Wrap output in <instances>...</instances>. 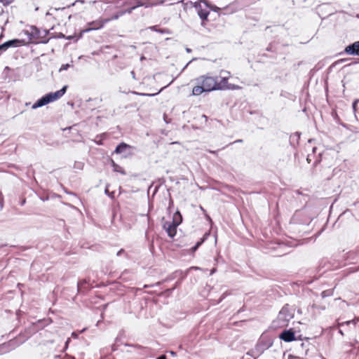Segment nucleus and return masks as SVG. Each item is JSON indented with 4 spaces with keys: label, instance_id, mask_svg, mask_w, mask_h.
<instances>
[{
    "label": "nucleus",
    "instance_id": "nucleus-1",
    "mask_svg": "<svg viewBox=\"0 0 359 359\" xmlns=\"http://www.w3.org/2000/svg\"><path fill=\"white\" fill-rule=\"evenodd\" d=\"M227 81L226 77L221 78L220 81H218L217 76H201L196 79L197 85L193 88L192 94L199 95L204 92L224 90L226 88Z\"/></svg>",
    "mask_w": 359,
    "mask_h": 359
},
{
    "label": "nucleus",
    "instance_id": "nucleus-2",
    "mask_svg": "<svg viewBox=\"0 0 359 359\" xmlns=\"http://www.w3.org/2000/svg\"><path fill=\"white\" fill-rule=\"evenodd\" d=\"M37 331L38 327L36 324L33 323L29 325L25 329L24 332H21L18 337L8 341L7 343H4L0 345V354L7 353L19 346L20 344L25 342Z\"/></svg>",
    "mask_w": 359,
    "mask_h": 359
},
{
    "label": "nucleus",
    "instance_id": "nucleus-3",
    "mask_svg": "<svg viewBox=\"0 0 359 359\" xmlns=\"http://www.w3.org/2000/svg\"><path fill=\"white\" fill-rule=\"evenodd\" d=\"M294 309L289 304H285L278 315L274 320H273L271 327L274 329L287 327L290 320L294 318Z\"/></svg>",
    "mask_w": 359,
    "mask_h": 359
},
{
    "label": "nucleus",
    "instance_id": "nucleus-4",
    "mask_svg": "<svg viewBox=\"0 0 359 359\" xmlns=\"http://www.w3.org/2000/svg\"><path fill=\"white\" fill-rule=\"evenodd\" d=\"M67 86H64L60 90L46 94L39 99L32 107V109L42 107L52 102H54L62 97L66 93Z\"/></svg>",
    "mask_w": 359,
    "mask_h": 359
},
{
    "label": "nucleus",
    "instance_id": "nucleus-5",
    "mask_svg": "<svg viewBox=\"0 0 359 359\" xmlns=\"http://www.w3.org/2000/svg\"><path fill=\"white\" fill-rule=\"evenodd\" d=\"M273 344V341L271 337L262 334L255 348L248 351L247 354L253 356L254 359H257V358L261 355L264 351L271 347Z\"/></svg>",
    "mask_w": 359,
    "mask_h": 359
},
{
    "label": "nucleus",
    "instance_id": "nucleus-6",
    "mask_svg": "<svg viewBox=\"0 0 359 359\" xmlns=\"http://www.w3.org/2000/svg\"><path fill=\"white\" fill-rule=\"evenodd\" d=\"M327 153L321 150L317 147L312 148L311 153L309 154L306 157V161L309 163H313V167H316L324 158H325Z\"/></svg>",
    "mask_w": 359,
    "mask_h": 359
},
{
    "label": "nucleus",
    "instance_id": "nucleus-7",
    "mask_svg": "<svg viewBox=\"0 0 359 359\" xmlns=\"http://www.w3.org/2000/svg\"><path fill=\"white\" fill-rule=\"evenodd\" d=\"M24 33L27 36L29 43H36L35 40H41V32L35 26H30L29 29L24 30Z\"/></svg>",
    "mask_w": 359,
    "mask_h": 359
},
{
    "label": "nucleus",
    "instance_id": "nucleus-8",
    "mask_svg": "<svg viewBox=\"0 0 359 359\" xmlns=\"http://www.w3.org/2000/svg\"><path fill=\"white\" fill-rule=\"evenodd\" d=\"M109 22V20L104 19H98L92 22H88L87 25L88 26V28L81 31L82 33L89 32L93 30H97L102 28L104 25Z\"/></svg>",
    "mask_w": 359,
    "mask_h": 359
},
{
    "label": "nucleus",
    "instance_id": "nucleus-9",
    "mask_svg": "<svg viewBox=\"0 0 359 359\" xmlns=\"http://www.w3.org/2000/svg\"><path fill=\"white\" fill-rule=\"evenodd\" d=\"M25 44L26 42L25 39H14L9 40L0 45V52L6 51L8 48L11 47H19Z\"/></svg>",
    "mask_w": 359,
    "mask_h": 359
},
{
    "label": "nucleus",
    "instance_id": "nucleus-10",
    "mask_svg": "<svg viewBox=\"0 0 359 359\" xmlns=\"http://www.w3.org/2000/svg\"><path fill=\"white\" fill-rule=\"evenodd\" d=\"M123 6H130L129 8L125 10L126 14H130L133 10L138 7L145 6L147 8L149 6L147 4L142 3L141 0L127 1L123 2Z\"/></svg>",
    "mask_w": 359,
    "mask_h": 359
},
{
    "label": "nucleus",
    "instance_id": "nucleus-11",
    "mask_svg": "<svg viewBox=\"0 0 359 359\" xmlns=\"http://www.w3.org/2000/svg\"><path fill=\"white\" fill-rule=\"evenodd\" d=\"M177 225L168 221H165L163 224V229L166 231L168 236L173 238L177 233Z\"/></svg>",
    "mask_w": 359,
    "mask_h": 359
},
{
    "label": "nucleus",
    "instance_id": "nucleus-12",
    "mask_svg": "<svg viewBox=\"0 0 359 359\" xmlns=\"http://www.w3.org/2000/svg\"><path fill=\"white\" fill-rule=\"evenodd\" d=\"M279 338L285 342H291L297 339L295 332L292 329L283 330L280 334Z\"/></svg>",
    "mask_w": 359,
    "mask_h": 359
},
{
    "label": "nucleus",
    "instance_id": "nucleus-13",
    "mask_svg": "<svg viewBox=\"0 0 359 359\" xmlns=\"http://www.w3.org/2000/svg\"><path fill=\"white\" fill-rule=\"evenodd\" d=\"M194 6L196 9L197 13L202 21L204 22L207 20L210 11L206 8H203L201 3L195 2ZM201 25H203V22H202Z\"/></svg>",
    "mask_w": 359,
    "mask_h": 359
},
{
    "label": "nucleus",
    "instance_id": "nucleus-14",
    "mask_svg": "<svg viewBox=\"0 0 359 359\" xmlns=\"http://www.w3.org/2000/svg\"><path fill=\"white\" fill-rule=\"evenodd\" d=\"M345 53L350 55H358L359 56V41H355L346 46L344 49Z\"/></svg>",
    "mask_w": 359,
    "mask_h": 359
},
{
    "label": "nucleus",
    "instance_id": "nucleus-15",
    "mask_svg": "<svg viewBox=\"0 0 359 359\" xmlns=\"http://www.w3.org/2000/svg\"><path fill=\"white\" fill-rule=\"evenodd\" d=\"M346 260L351 264H357L359 263V255L355 250L348 251L345 256Z\"/></svg>",
    "mask_w": 359,
    "mask_h": 359
},
{
    "label": "nucleus",
    "instance_id": "nucleus-16",
    "mask_svg": "<svg viewBox=\"0 0 359 359\" xmlns=\"http://www.w3.org/2000/svg\"><path fill=\"white\" fill-rule=\"evenodd\" d=\"M131 148V147L126 143L121 142L118 144L115 150L114 153L116 154H125V157L128 156L127 151L129 150Z\"/></svg>",
    "mask_w": 359,
    "mask_h": 359
},
{
    "label": "nucleus",
    "instance_id": "nucleus-17",
    "mask_svg": "<svg viewBox=\"0 0 359 359\" xmlns=\"http://www.w3.org/2000/svg\"><path fill=\"white\" fill-rule=\"evenodd\" d=\"M209 235H210V233H208V232L205 233V234L203 236V237L201 238V240L198 241L195 244V245H194L191 248V252H195L198 249V248L208 239Z\"/></svg>",
    "mask_w": 359,
    "mask_h": 359
},
{
    "label": "nucleus",
    "instance_id": "nucleus-18",
    "mask_svg": "<svg viewBox=\"0 0 359 359\" xmlns=\"http://www.w3.org/2000/svg\"><path fill=\"white\" fill-rule=\"evenodd\" d=\"M301 133L296 132L290 137V144L295 147L297 145L299 144V140L300 139Z\"/></svg>",
    "mask_w": 359,
    "mask_h": 359
},
{
    "label": "nucleus",
    "instance_id": "nucleus-19",
    "mask_svg": "<svg viewBox=\"0 0 359 359\" xmlns=\"http://www.w3.org/2000/svg\"><path fill=\"white\" fill-rule=\"evenodd\" d=\"M175 224L179 226L182 222V216L179 210H177L172 216V222Z\"/></svg>",
    "mask_w": 359,
    "mask_h": 359
},
{
    "label": "nucleus",
    "instance_id": "nucleus-20",
    "mask_svg": "<svg viewBox=\"0 0 359 359\" xmlns=\"http://www.w3.org/2000/svg\"><path fill=\"white\" fill-rule=\"evenodd\" d=\"M355 118L359 122V99L355 100L352 104Z\"/></svg>",
    "mask_w": 359,
    "mask_h": 359
},
{
    "label": "nucleus",
    "instance_id": "nucleus-21",
    "mask_svg": "<svg viewBox=\"0 0 359 359\" xmlns=\"http://www.w3.org/2000/svg\"><path fill=\"white\" fill-rule=\"evenodd\" d=\"M149 29L151 31L162 34H170L171 32L168 29H158L156 25L151 26Z\"/></svg>",
    "mask_w": 359,
    "mask_h": 359
},
{
    "label": "nucleus",
    "instance_id": "nucleus-22",
    "mask_svg": "<svg viewBox=\"0 0 359 359\" xmlns=\"http://www.w3.org/2000/svg\"><path fill=\"white\" fill-rule=\"evenodd\" d=\"M111 166L113 167V170L114 172H120L123 175H126V172L124 170V169L118 164H116L113 160H111Z\"/></svg>",
    "mask_w": 359,
    "mask_h": 359
},
{
    "label": "nucleus",
    "instance_id": "nucleus-23",
    "mask_svg": "<svg viewBox=\"0 0 359 359\" xmlns=\"http://www.w3.org/2000/svg\"><path fill=\"white\" fill-rule=\"evenodd\" d=\"M88 284V281L86 279L82 280L77 283L78 292H83V290L86 289V285Z\"/></svg>",
    "mask_w": 359,
    "mask_h": 359
},
{
    "label": "nucleus",
    "instance_id": "nucleus-24",
    "mask_svg": "<svg viewBox=\"0 0 359 359\" xmlns=\"http://www.w3.org/2000/svg\"><path fill=\"white\" fill-rule=\"evenodd\" d=\"M125 14H126L125 12V10L119 11L116 12L114 15H113L111 18H105V19L109 20V22H110L111 20H118L121 16H123Z\"/></svg>",
    "mask_w": 359,
    "mask_h": 359
},
{
    "label": "nucleus",
    "instance_id": "nucleus-25",
    "mask_svg": "<svg viewBox=\"0 0 359 359\" xmlns=\"http://www.w3.org/2000/svg\"><path fill=\"white\" fill-rule=\"evenodd\" d=\"M43 36H42V38H41V40L39 41H36V43H47L48 41H49V39H47L46 38V36L49 34V31L48 30H46V29H44L43 31Z\"/></svg>",
    "mask_w": 359,
    "mask_h": 359
},
{
    "label": "nucleus",
    "instance_id": "nucleus-26",
    "mask_svg": "<svg viewBox=\"0 0 359 359\" xmlns=\"http://www.w3.org/2000/svg\"><path fill=\"white\" fill-rule=\"evenodd\" d=\"M223 8L222 7H219L217 6H215V5H212L211 4L210 7V9L214 12H216V13H219V11Z\"/></svg>",
    "mask_w": 359,
    "mask_h": 359
},
{
    "label": "nucleus",
    "instance_id": "nucleus-27",
    "mask_svg": "<svg viewBox=\"0 0 359 359\" xmlns=\"http://www.w3.org/2000/svg\"><path fill=\"white\" fill-rule=\"evenodd\" d=\"M228 1L229 0H219V1L218 3L222 6L223 8H225L228 4H231V3H229Z\"/></svg>",
    "mask_w": 359,
    "mask_h": 359
},
{
    "label": "nucleus",
    "instance_id": "nucleus-28",
    "mask_svg": "<svg viewBox=\"0 0 359 359\" xmlns=\"http://www.w3.org/2000/svg\"><path fill=\"white\" fill-rule=\"evenodd\" d=\"M126 346H128V347H133L134 348H136L137 350H140L141 349L142 347V346L140 345H138V344H124Z\"/></svg>",
    "mask_w": 359,
    "mask_h": 359
},
{
    "label": "nucleus",
    "instance_id": "nucleus-29",
    "mask_svg": "<svg viewBox=\"0 0 359 359\" xmlns=\"http://www.w3.org/2000/svg\"><path fill=\"white\" fill-rule=\"evenodd\" d=\"M13 0H0V3H2L4 6H7L11 4Z\"/></svg>",
    "mask_w": 359,
    "mask_h": 359
},
{
    "label": "nucleus",
    "instance_id": "nucleus-30",
    "mask_svg": "<svg viewBox=\"0 0 359 359\" xmlns=\"http://www.w3.org/2000/svg\"><path fill=\"white\" fill-rule=\"evenodd\" d=\"M328 6H329L328 4H322V5L318 6V12H322L323 10H325Z\"/></svg>",
    "mask_w": 359,
    "mask_h": 359
},
{
    "label": "nucleus",
    "instance_id": "nucleus-31",
    "mask_svg": "<svg viewBox=\"0 0 359 359\" xmlns=\"http://www.w3.org/2000/svg\"><path fill=\"white\" fill-rule=\"evenodd\" d=\"M133 93L135 94H137V95H141V96H149V97H151V96H154L155 94H149V93H136V92H133ZM157 93H156V95Z\"/></svg>",
    "mask_w": 359,
    "mask_h": 359
},
{
    "label": "nucleus",
    "instance_id": "nucleus-32",
    "mask_svg": "<svg viewBox=\"0 0 359 359\" xmlns=\"http://www.w3.org/2000/svg\"><path fill=\"white\" fill-rule=\"evenodd\" d=\"M83 166V164L81 162H76L74 164V168H76L82 169Z\"/></svg>",
    "mask_w": 359,
    "mask_h": 359
},
{
    "label": "nucleus",
    "instance_id": "nucleus-33",
    "mask_svg": "<svg viewBox=\"0 0 359 359\" xmlns=\"http://www.w3.org/2000/svg\"><path fill=\"white\" fill-rule=\"evenodd\" d=\"M201 4L203 3L205 6V7L209 8L210 7L211 4L207 1V0H201Z\"/></svg>",
    "mask_w": 359,
    "mask_h": 359
},
{
    "label": "nucleus",
    "instance_id": "nucleus-34",
    "mask_svg": "<svg viewBox=\"0 0 359 359\" xmlns=\"http://www.w3.org/2000/svg\"><path fill=\"white\" fill-rule=\"evenodd\" d=\"M69 67V64L62 65V67L60 68V72L62 70H67Z\"/></svg>",
    "mask_w": 359,
    "mask_h": 359
},
{
    "label": "nucleus",
    "instance_id": "nucleus-35",
    "mask_svg": "<svg viewBox=\"0 0 359 359\" xmlns=\"http://www.w3.org/2000/svg\"><path fill=\"white\" fill-rule=\"evenodd\" d=\"M228 294H229V293H227L226 292H224V293L221 295V297H220V298H219V301H218V303H220V302H222V300H223V299H224V298H225Z\"/></svg>",
    "mask_w": 359,
    "mask_h": 359
},
{
    "label": "nucleus",
    "instance_id": "nucleus-36",
    "mask_svg": "<svg viewBox=\"0 0 359 359\" xmlns=\"http://www.w3.org/2000/svg\"><path fill=\"white\" fill-rule=\"evenodd\" d=\"M351 323H353L354 325H355L356 323H355V320H348V321H346L344 323H341L340 325H343L344 324L349 325Z\"/></svg>",
    "mask_w": 359,
    "mask_h": 359
},
{
    "label": "nucleus",
    "instance_id": "nucleus-37",
    "mask_svg": "<svg viewBox=\"0 0 359 359\" xmlns=\"http://www.w3.org/2000/svg\"><path fill=\"white\" fill-rule=\"evenodd\" d=\"M287 359H303L300 357H298V356H295L294 355H292V354H289L288 356H287Z\"/></svg>",
    "mask_w": 359,
    "mask_h": 359
},
{
    "label": "nucleus",
    "instance_id": "nucleus-38",
    "mask_svg": "<svg viewBox=\"0 0 359 359\" xmlns=\"http://www.w3.org/2000/svg\"><path fill=\"white\" fill-rule=\"evenodd\" d=\"M79 2L81 3V4H83L85 1H84V0H76L74 3H72L71 5L67 6V8H69V7H71L72 6H74L76 3H79Z\"/></svg>",
    "mask_w": 359,
    "mask_h": 359
},
{
    "label": "nucleus",
    "instance_id": "nucleus-39",
    "mask_svg": "<svg viewBox=\"0 0 359 359\" xmlns=\"http://www.w3.org/2000/svg\"><path fill=\"white\" fill-rule=\"evenodd\" d=\"M329 295H330V294H329V291H327V290L323 291V292L321 293V296H322V297H323V298H325V297H327V296H329Z\"/></svg>",
    "mask_w": 359,
    "mask_h": 359
},
{
    "label": "nucleus",
    "instance_id": "nucleus-40",
    "mask_svg": "<svg viewBox=\"0 0 359 359\" xmlns=\"http://www.w3.org/2000/svg\"><path fill=\"white\" fill-rule=\"evenodd\" d=\"M118 341V339L116 338V343L114 344L112 346H111V350L112 351H115L116 349H117V346H116V343Z\"/></svg>",
    "mask_w": 359,
    "mask_h": 359
},
{
    "label": "nucleus",
    "instance_id": "nucleus-41",
    "mask_svg": "<svg viewBox=\"0 0 359 359\" xmlns=\"http://www.w3.org/2000/svg\"><path fill=\"white\" fill-rule=\"evenodd\" d=\"M173 205V201L170 198V203H169V206L168 208V211H170V209H171V207Z\"/></svg>",
    "mask_w": 359,
    "mask_h": 359
},
{
    "label": "nucleus",
    "instance_id": "nucleus-42",
    "mask_svg": "<svg viewBox=\"0 0 359 359\" xmlns=\"http://www.w3.org/2000/svg\"><path fill=\"white\" fill-rule=\"evenodd\" d=\"M124 252H125L124 250L123 249H121L119 251H118V252L116 253V255L117 256H121Z\"/></svg>",
    "mask_w": 359,
    "mask_h": 359
},
{
    "label": "nucleus",
    "instance_id": "nucleus-43",
    "mask_svg": "<svg viewBox=\"0 0 359 359\" xmlns=\"http://www.w3.org/2000/svg\"><path fill=\"white\" fill-rule=\"evenodd\" d=\"M266 50L267 51H273V47H272V44L271 43H270L269 45V46L266 48Z\"/></svg>",
    "mask_w": 359,
    "mask_h": 359
},
{
    "label": "nucleus",
    "instance_id": "nucleus-44",
    "mask_svg": "<svg viewBox=\"0 0 359 359\" xmlns=\"http://www.w3.org/2000/svg\"><path fill=\"white\" fill-rule=\"evenodd\" d=\"M84 353L81 352L79 354L78 359H83Z\"/></svg>",
    "mask_w": 359,
    "mask_h": 359
},
{
    "label": "nucleus",
    "instance_id": "nucleus-45",
    "mask_svg": "<svg viewBox=\"0 0 359 359\" xmlns=\"http://www.w3.org/2000/svg\"><path fill=\"white\" fill-rule=\"evenodd\" d=\"M156 359H167V358L165 355H161L158 357H157Z\"/></svg>",
    "mask_w": 359,
    "mask_h": 359
},
{
    "label": "nucleus",
    "instance_id": "nucleus-46",
    "mask_svg": "<svg viewBox=\"0 0 359 359\" xmlns=\"http://www.w3.org/2000/svg\"><path fill=\"white\" fill-rule=\"evenodd\" d=\"M4 208V201L3 199H0V209L2 210Z\"/></svg>",
    "mask_w": 359,
    "mask_h": 359
},
{
    "label": "nucleus",
    "instance_id": "nucleus-47",
    "mask_svg": "<svg viewBox=\"0 0 359 359\" xmlns=\"http://www.w3.org/2000/svg\"><path fill=\"white\" fill-rule=\"evenodd\" d=\"M65 359H76V358L74 356L66 355Z\"/></svg>",
    "mask_w": 359,
    "mask_h": 359
},
{
    "label": "nucleus",
    "instance_id": "nucleus-48",
    "mask_svg": "<svg viewBox=\"0 0 359 359\" xmlns=\"http://www.w3.org/2000/svg\"><path fill=\"white\" fill-rule=\"evenodd\" d=\"M210 154H216L217 153V151H213V150H208V151Z\"/></svg>",
    "mask_w": 359,
    "mask_h": 359
},
{
    "label": "nucleus",
    "instance_id": "nucleus-49",
    "mask_svg": "<svg viewBox=\"0 0 359 359\" xmlns=\"http://www.w3.org/2000/svg\"><path fill=\"white\" fill-rule=\"evenodd\" d=\"M96 144L98 145L102 144V140L95 141Z\"/></svg>",
    "mask_w": 359,
    "mask_h": 359
},
{
    "label": "nucleus",
    "instance_id": "nucleus-50",
    "mask_svg": "<svg viewBox=\"0 0 359 359\" xmlns=\"http://www.w3.org/2000/svg\"><path fill=\"white\" fill-rule=\"evenodd\" d=\"M243 142V140H237L235 142H233L232 144L237 143V142Z\"/></svg>",
    "mask_w": 359,
    "mask_h": 359
},
{
    "label": "nucleus",
    "instance_id": "nucleus-51",
    "mask_svg": "<svg viewBox=\"0 0 359 359\" xmlns=\"http://www.w3.org/2000/svg\"><path fill=\"white\" fill-rule=\"evenodd\" d=\"M69 341H70V339H68L67 340V341H66V343H65V346H66V347L67 346V344H68V343L69 342Z\"/></svg>",
    "mask_w": 359,
    "mask_h": 359
},
{
    "label": "nucleus",
    "instance_id": "nucleus-52",
    "mask_svg": "<svg viewBox=\"0 0 359 359\" xmlns=\"http://www.w3.org/2000/svg\"><path fill=\"white\" fill-rule=\"evenodd\" d=\"M332 13H330V14L327 15L326 16H320L323 19H325L327 16H329L330 15H331Z\"/></svg>",
    "mask_w": 359,
    "mask_h": 359
},
{
    "label": "nucleus",
    "instance_id": "nucleus-53",
    "mask_svg": "<svg viewBox=\"0 0 359 359\" xmlns=\"http://www.w3.org/2000/svg\"><path fill=\"white\" fill-rule=\"evenodd\" d=\"M202 117H203V118H205V120H207V119H208V116H205V115H204V114L202 116Z\"/></svg>",
    "mask_w": 359,
    "mask_h": 359
},
{
    "label": "nucleus",
    "instance_id": "nucleus-54",
    "mask_svg": "<svg viewBox=\"0 0 359 359\" xmlns=\"http://www.w3.org/2000/svg\"><path fill=\"white\" fill-rule=\"evenodd\" d=\"M67 39L70 40L72 39H73V36H69L67 37Z\"/></svg>",
    "mask_w": 359,
    "mask_h": 359
},
{
    "label": "nucleus",
    "instance_id": "nucleus-55",
    "mask_svg": "<svg viewBox=\"0 0 359 359\" xmlns=\"http://www.w3.org/2000/svg\"><path fill=\"white\" fill-rule=\"evenodd\" d=\"M244 311L243 308H241V309H239L238 311V313H241V311Z\"/></svg>",
    "mask_w": 359,
    "mask_h": 359
},
{
    "label": "nucleus",
    "instance_id": "nucleus-56",
    "mask_svg": "<svg viewBox=\"0 0 359 359\" xmlns=\"http://www.w3.org/2000/svg\"><path fill=\"white\" fill-rule=\"evenodd\" d=\"M132 76L135 78V72L133 71L131 72Z\"/></svg>",
    "mask_w": 359,
    "mask_h": 359
},
{
    "label": "nucleus",
    "instance_id": "nucleus-57",
    "mask_svg": "<svg viewBox=\"0 0 359 359\" xmlns=\"http://www.w3.org/2000/svg\"><path fill=\"white\" fill-rule=\"evenodd\" d=\"M72 335L73 337H77V334H76V333H74V332H73V333L72 334Z\"/></svg>",
    "mask_w": 359,
    "mask_h": 359
},
{
    "label": "nucleus",
    "instance_id": "nucleus-58",
    "mask_svg": "<svg viewBox=\"0 0 359 359\" xmlns=\"http://www.w3.org/2000/svg\"><path fill=\"white\" fill-rule=\"evenodd\" d=\"M186 50L188 52V53H190L191 51V50L190 48H187Z\"/></svg>",
    "mask_w": 359,
    "mask_h": 359
},
{
    "label": "nucleus",
    "instance_id": "nucleus-59",
    "mask_svg": "<svg viewBox=\"0 0 359 359\" xmlns=\"http://www.w3.org/2000/svg\"><path fill=\"white\" fill-rule=\"evenodd\" d=\"M72 128V127H68V128H66L65 129H63L64 130H70Z\"/></svg>",
    "mask_w": 359,
    "mask_h": 359
},
{
    "label": "nucleus",
    "instance_id": "nucleus-60",
    "mask_svg": "<svg viewBox=\"0 0 359 359\" xmlns=\"http://www.w3.org/2000/svg\"><path fill=\"white\" fill-rule=\"evenodd\" d=\"M314 140L313 139H310L309 140V143H311V142H313Z\"/></svg>",
    "mask_w": 359,
    "mask_h": 359
},
{
    "label": "nucleus",
    "instance_id": "nucleus-61",
    "mask_svg": "<svg viewBox=\"0 0 359 359\" xmlns=\"http://www.w3.org/2000/svg\"><path fill=\"white\" fill-rule=\"evenodd\" d=\"M4 246H6V244L1 245H0V248H3V247H4Z\"/></svg>",
    "mask_w": 359,
    "mask_h": 359
},
{
    "label": "nucleus",
    "instance_id": "nucleus-62",
    "mask_svg": "<svg viewBox=\"0 0 359 359\" xmlns=\"http://www.w3.org/2000/svg\"><path fill=\"white\" fill-rule=\"evenodd\" d=\"M108 191H108V189H105V193H106V194H108Z\"/></svg>",
    "mask_w": 359,
    "mask_h": 359
},
{
    "label": "nucleus",
    "instance_id": "nucleus-63",
    "mask_svg": "<svg viewBox=\"0 0 359 359\" xmlns=\"http://www.w3.org/2000/svg\"><path fill=\"white\" fill-rule=\"evenodd\" d=\"M229 3H232L233 1V0H229L228 1Z\"/></svg>",
    "mask_w": 359,
    "mask_h": 359
},
{
    "label": "nucleus",
    "instance_id": "nucleus-64",
    "mask_svg": "<svg viewBox=\"0 0 359 359\" xmlns=\"http://www.w3.org/2000/svg\"><path fill=\"white\" fill-rule=\"evenodd\" d=\"M60 37H63V38H64V37H65V35H64V34H61Z\"/></svg>",
    "mask_w": 359,
    "mask_h": 359
}]
</instances>
